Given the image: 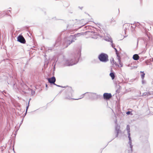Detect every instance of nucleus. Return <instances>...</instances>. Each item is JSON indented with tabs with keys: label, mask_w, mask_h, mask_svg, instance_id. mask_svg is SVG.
Masks as SVG:
<instances>
[{
	"label": "nucleus",
	"mask_w": 153,
	"mask_h": 153,
	"mask_svg": "<svg viewBox=\"0 0 153 153\" xmlns=\"http://www.w3.org/2000/svg\"><path fill=\"white\" fill-rule=\"evenodd\" d=\"M30 100H31V99L30 98V99H29V101H30Z\"/></svg>",
	"instance_id": "nucleus-40"
},
{
	"label": "nucleus",
	"mask_w": 153,
	"mask_h": 153,
	"mask_svg": "<svg viewBox=\"0 0 153 153\" xmlns=\"http://www.w3.org/2000/svg\"><path fill=\"white\" fill-rule=\"evenodd\" d=\"M136 25H141V26H143L142 25H141V24H140V23H139V22H137V23Z\"/></svg>",
	"instance_id": "nucleus-27"
},
{
	"label": "nucleus",
	"mask_w": 153,
	"mask_h": 153,
	"mask_svg": "<svg viewBox=\"0 0 153 153\" xmlns=\"http://www.w3.org/2000/svg\"><path fill=\"white\" fill-rule=\"evenodd\" d=\"M109 75L111 78L113 80L114 79L115 76V74L114 72H111L109 74Z\"/></svg>",
	"instance_id": "nucleus-16"
},
{
	"label": "nucleus",
	"mask_w": 153,
	"mask_h": 153,
	"mask_svg": "<svg viewBox=\"0 0 153 153\" xmlns=\"http://www.w3.org/2000/svg\"><path fill=\"white\" fill-rule=\"evenodd\" d=\"M56 85V86H58V85H57L56 84H55V85Z\"/></svg>",
	"instance_id": "nucleus-37"
},
{
	"label": "nucleus",
	"mask_w": 153,
	"mask_h": 153,
	"mask_svg": "<svg viewBox=\"0 0 153 153\" xmlns=\"http://www.w3.org/2000/svg\"><path fill=\"white\" fill-rule=\"evenodd\" d=\"M17 41L22 44H25L26 42L25 39L21 35H19L17 37Z\"/></svg>",
	"instance_id": "nucleus-8"
},
{
	"label": "nucleus",
	"mask_w": 153,
	"mask_h": 153,
	"mask_svg": "<svg viewBox=\"0 0 153 153\" xmlns=\"http://www.w3.org/2000/svg\"><path fill=\"white\" fill-rule=\"evenodd\" d=\"M116 55H117V59H118V62L119 63V64L120 65H121V60H120V55L118 53H116Z\"/></svg>",
	"instance_id": "nucleus-15"
},
{
	"label": "nucleus",
	"mask_w": 153,
	"mask_h": 153,
	"mask_svg": "<svg viewBox=\"0 0 153 153\" xmlns=\"http://www.w3.org/2000/svg\"><path fill=\"white\" fill-rule=\"evenodd\" d=\"M47 79L48 81V82L51 84H53V85H55V83L56 79V78L54 76L52 77L51 78H47Z\"/></svg>",
	"instance_id": "nucleus-10"
},
{
	"label": "nucleus",
	"mask_w": 153,
	"mask_h": 153,
	"mask_svg": "<svg viewBox=\"0 0 153 153\" xmlns=\"http://www.w3.org/2000/svg\"><path fill=\"white\" fill-rule=\"evenodd\" d=\"M86 23L85 22H84V23H83L82 24H83V25H82V26H84L86 24Z\"/></svg>",
	"instance_id": "nucleus-30"
},
{
	"label": "nucleus",
	"mask_w": 153,
	"mask_h": 153,
	"mask_svg": "<svg viewBox=\"0 0 153 153\" xmlns=\"http://www.w3.org/2000/svg\"><path fill=\"white\" fill-rule=\"evenodd\" d=\"M125 30V33H126V30Z\"/></svg>",
	"instance_id": "nucleus-41"
},
{
	"label": "nucleus",
	"mask_w": 153,
	"mask_h": 153,
	"mask_svg": "<svg viewBox=\"0 0 153 153\" xmlns=\"http://www.w3.org/2000/svg\"><path fill=\"white\" fill-rule=\"evenodd\" d=\"M78 53L75 54L74 56L69 57L64 56L62 63L65 66H69L76 64L78 61Z\"/></svg>",
	"instance_id": "nucleus-1"
},
{
	"label": "nucleus",
	"mask_w": 153,
	"mask_h": 153,
	"mask_svg": "<svg viewBox=\"0 0 153 153\" xmlns=\"http://www.w3.org/2000/svg\"><path fill=\"white\" fill-rule=\"evenodd\" d=\"M9 12H11V10H8L5 13L6 14L8 15V14L9 13Z\"/></svg>",
	"instance_id": "nucleus-23"
},
{
	"label": "nucleus",
	"mask_w": 153,
	"mask_h": 153,
	"mask_svg": "<svg viewBox=\"0 0 153 153\" xmlns=\"http://www.w3.org/2000/svg\"><path fill=\"white\" fill-rule=\"evenodd\" d=\"M103 98L105 100H109L112 97V95L111 93H105L103 95Z\"/></svg>",
	"instance_id": "nucleus-9"
},
{
	"label": "nucleus",
	"mask_w": 153,
	"mask_h": 153,
	"mask_svg": "<svg viewBox=\"0 0 153 153\" xmlns=\"http://www.w3.org/2000/svg\"><path fill=\"white\" fill-rule=\"evenodd\" d=\"M153 59V60H152V61H153V59Z\"/></svg>",
	"instance_id": "nucleus-42"
},
{
	"label": "nucleus",
	"mask_w": 153,
	"mask_h": 153,
	"mask_svg": "<svg viewBox=\"0 0 153 153\" xmlns=\"http://www.w3.org/2000/svg\"><path fill=\"white\" fill-rule=\"evenodd\" d=\"M108 37V38H107V37H106L105 39H105H107V40H108L109 39H111L110 38H109L108 37Z\"/></svg>",
	"instance_id": "nucleus-28"
},
{
	"label": "nucleus",
	"mask_w": 153,
	"mask_h": 153,
	"mask_svg": "<svg viewBox=\"0 0 153 153\" xmlns=\"http://www.w3.org/2000/svg\"><path fill=\"white\" fill-rule=\"evenodd\" d=\"M120 126H118V125L116 124L115 127V132L116 133L115 137H117L118 136V134L120 131Z\"/></svg>",
	"instance_id": "nucleus-11"
},
{
	"label": "nucleus",
	"mask_w": 153,
	"mask_h": 153,
	"mask_svg": "<svg viewBox=\"0 0 153 153\" xmlns=\"http://www.w3.org/2000/svg\"><path fill=\"white\" fill-rule=\"evenodd\" d=\"M82 7H81V8H80V9H82Z\"/></svg>",
	"instance_id": "nucleus-39"
},
{
	"label": "nucleus",
	"mask_w": 153,
	"mask_h": 153,
	"mask_svg": "<svg viewBox=\"0 0 153 153\" xmlns=\"http://www.w3.org/2000/svg\"><path fill=\"white\" fill-rule=\"evenodd\" d=\"M48 50H52V48H50L48 49Z\"/></svg>",
	"instance_id": "nucleus-33"
},
{
	"label": "nucleus",
	"mask_w": 153,
	"mask_h": 153,
	"mask_svg": "<svg viewBox=\"0 0 153 153\" xmlns=\"http://www.w3.org/2000/svg\"><path fill=\"white\" fill-rule=\"evenodd\" d=\"M29 102H28V104L27 106L26 107V111H25V115L27 113V110H28V107H29Z\"/></svg>",
	"instance_id": "nucleus-21"
},
{
	"label": "nucleus",
	"mask_w": 153,
	"mask_h": 153,
	"mask_svg": "<svg viewBox=\"0 0 153 153\" xmlns=\"http://www.w3.org/2000/svg\"><path fill=\"white\" fill-rule=\"evenodd\" d=\"M135 67H136L133 66V68H132L131 69H133V68H135Z\"/></svg>",
	"instance_id": "nucleus-34"
},
{
	"label": "nucleus",
	"mask_w": 153,
	"mask_h": 153,
	"mask_svg": "<svg viewBox=\"0 0 153 153\" xmlns=\"http://www.w3.org/2000/svg\"><path fill=\"white\" fill-rule=\"evenodd\" d=\"M142 83L143 84H144L145 83L144 81L143 80L142 81Z\"/></svg>",
	"instance_id": "nucleus-31"
},
{
	"label": "nucleus",
	"mask_w": 153,
	"mask_h": 153,
	"mask_svg": "<svg viewBox=\"0 0 153 153\" xmlns=\"http://www.w3.org/2000/svg\"><path fill=\"white\" fill-rule=\"evenodd\" d=\"M114 49L115 50L116 52V53H118L117 49L116 48H114Z\"/></svg>",
	"instance_id": "nucleus-25"
},
{
	"label": "nucleus",
	"mask_w": 153,
	"mask_h": 153,
	"mask_svg": "<svg viewBox=\"0 0 153 153\" xmlns=\"http://www.w3.org/2000/svg\"><path fill=\"white\" fill-rule=\"evenodd\" d=\"M45 85H46V88H47L48 86L47 84H45Z\"/></svg>",
	"instance_id": "nucleus-32"
},
{
	"label": "nucleus",
	"mask_w": 153,
	"mask_h": 153,
	"mask_svg": "<svg viewBox=\"0 0 153 153\" xmlns=\"http://www.w3.org/2000/svg\"><path fill=\"white\" fill-rule=\"evenodd\" d=\"M143 96H149L151 95H153V92L151 93L150 92H147L144 93L143 94Z\"/></svg>",
	"instance_id": "nucleus-17"
},
{
	"label": "nucleus",
	"mask_w": 153,
	"mask_h": 153,
	"mask_svg": "<svg viewBox=\"0 0 153 153\" xmlns=\"http://www.w3.org/2000/svg\"><path fill=\"white\" fill-rule=\"evenodd\" d=\"M31 92L32 95H33L35 94V91H33V90H31Z\"/></svg>",
	"instance_id": "nucleus-26"
},
{
	"label": "nucleus",
	"mask_w": 153,
	"mask_h": 153,
	"mask_svg": "<svg viewBox=\"0 0 153 153\" xmlns=\"http://www.w3.org/2000/svg\"><path fill=\"white\" fill-rule=\"evenodd\" d=\"M145 36L144 37H139L137 39V45L139 42L142 45H144L146 47L148 48L151 45V40L152 38L149 33L146 32Z\"/></svg>",
	"instance_id": "nucleus-2"
},
{
	"label": "nucleus",
	"mask_w": 153,
	"mask_h": 153,
	"mask_svg": "<svg viewBox=\"0 0 153 153\" xmlns=\"http://www.w3.org/2000/svg\"><path fill=\"white\" fill-rule=\"evenodd\" d=\"M130 65V64H129V65H128V66H129H129H131V65Z\"/></svg>",
	"instance_id": "nucleus-35"
},
{
	"label": "nucleus",
	"mask_w": 153,
	"mask_h": 153,
	"mask_svg": "<svg viewBox=\"0 0 153 153\" xmlns=\"http://www.w3.org/2000/svg\"><path fill=\"white\" fill-rule=\"evenodd\" d=\"M61 38L60 37L58 38L57 39L56 41L54 46L57 47L61 44L60 42Z\"/></svg>",
	"instance_id": "nucleus-12"
},
{
	"label": "nucleus",
	"mask_w": 153,
	"mask_h": 153,
	"mask_svg": "<svg viewBox=\"0 0 153 153\" xmlns=\"http://www.w3.org/2000/svg\"><path fill=\"white\" fill-rule=\"evenodd\" d=\"M77 34L71 35L68 37L64 38L61 42L64 48H67L72 42H74V39Z\"/></svg>",
	"instance_id": "nucleus-3"
},
{
	"label": "nucleus",
	"mask_w": 153,
	"mask_h": 153,
	"mask_svg": "<svg viewBox=\"0 0 153 153\" xmlns=\"http://www.w3.org/2000/svg\"><path fill=\"white\" fill-rule=\"evenodd\" d=\"M131 113V112L130 111H128L126 112V114L127 115H129Z\"/></svg>",
	"instance_id": "nucleus-24"
},
{
	"label": "nucleus",
	"mask_w": 153,
	"mask_h": 153,
	"mask_svg": "<svg viewBox=\"0 0 153 153\" xmlns=\"http://www.w3.org/2000/svg\"><path fill=\"white\" fill-rule=\"evenodd\" d=\"M140 57L137 54H135L133 55V59L135 60H138L139 59Z\"/></svg>",
	"instance_id": "nucleus-13"
},
{
	"label": "nucleus",
	"mask_w": 153,
	"mask_h": 153,
	"mask_svg": "<svg viewBox=\"0 0 153 153\" xmlns=\"http://www.w3.org/2000/svg\"><path fill=\"white\" fill-rule=\"evenodd\" d=\"M140 72L142 73V74L141 75V76L142 79H143L145 76V74L144 73V72L143 71H141Z\"/></svg>",
	"instance_id": "nucleus-20"
},
{
	"label": "nucleus",
	"mask_w": 153,
	"mask_h": 153,
	"mask_svg": "<svg viewBox=\"0 0 153 153\" xmlns=\"http://www.w3.org/2000/svg\"><path fill=\"white\" fill-rule=\"evenodd\" d=\"M108 55L105 53H102L100 54L98 56V58L100 61L102 62H106L109 61Z\"/></svg>",
	"instance_id": "nucleus-4"
},
{
	"label": "nucleus",
	"mask_w": 153,
	"mask_h": 153,
	"mask_svg": "<svg viewBox=\"0 0 153 153\" xmlns=\"http://www.w3.org/2000/svg\"><path fill=\"white\" fill-rule=\"evenodd\" d=\"M111 61L112 63H113V65L114 64L115 65H117L116 62L114 61V59L113 58L112 60H111Z\"/></svg>",
	"instance_id": "nucleus-22"
},
{
	"label": "nucleus",
	"mask_w": 153,
	"mask_h": 153,
	"mask_svg": "<svg viewBox=\"0 0 153 153\" xmlns=\"http://www.w3.org/2000/svg\"><path fill=\"white\" fill-rule=\"evenodd\" d=\"M88 96L91 99L94 100H97L102 97V95L97 94L95 93H88Z\"/></svg>",
	"instance_id": "nucleus-7"
},
{
	"label": "nucleus",
	"mask_w": 153,
	"mask_h": 153,
	"mask_svg": "<svg viewBox=\"0 0 153 153\" xmlns=\"http://www.w3.org/2000/svg\"><path fill=\"white\" fill-rule=\"evenodd\" d=\"M126 130L127 131V133L128 134V137L129 139V142L128 143L129 144L130 147L131 149V152H132V148L133 146L132 145V140L131 139V137H130V126L128 125H127L126 126Z\"/></svg>",
	"instance_id": "nucleus-6"
},
{
	"label": "nucleus",
	"mask_w": 153,
	"mask_h": 153,
	"mask_svg": "<svg viewBox=\"0 0 153 153\" xmlns=\"http://www.w3.org/2000/svg\"><path fill=\"white\" fill-rule=\"evenodd\" d=\"M66 94L67 96L65 98L68 99H72L71 97L74 93V91L72 88L70 87H68L66 88Z\"/></svg>",
	"instance_id": "nucleus-5"
},
{
	"label": "nucleus",
	"mask_w": 153,
	"mask_h": 153,
	"mask_svg": "<svg viewBox=\"0 0 153 153\" xmlns=\"http://www.w3.org/2000/svg\"><path fill=\"white\" fill-rule=\"evenodd\" d=\"M105 40L110 42H111V44L112 47L114 48H115V45L114 44H113V41L111 39H109L108 40H107V39H105Z\"/></svg>",
	"instance_id": "nucleus-14"
},
{
	"label": "nucleus",
	"mask_w": 153,
	"mask_h": 153,
	"mask_svg": "<svg viewBox=\"0 0 153 153\" xmlns=\"http://www.w3.org/2000/svg\"><path fill=\"white\" fill-rule=\"evenodd\" d=\"M100 36L99 34H97L95 33H94L93 34V36L92 37V38L95 39H97L98 38L97 36Z\"/></svg>",
	"instance_id": "nucleus-18"
},
{
	"label": "nucleus",
	"mask_w": 153,
	"mask_h": 153,
	"mask_svg": "<svg viewBox=\"0 0 153 153\" xmlns=\"http://www.w3.org/2000/svg\"><path fill=\"white\" fill-rule=\"evenodd\" d=\"M117 120H116L115 121V123H116V124H117Z\"/></svg>",
	"instance_id": "nucleus-36"
},
{
	"label": "nucleus",
	"mask_w": 153,
	"mask_h": 153,
	"mask_svg": "<svg viewBox=\"0 0 153 153\" xmlns=\"http://www.w3.org/2000/svg\"><path fill=\"white\" fill-rule=\"evenodd\" d=\"M57 87H62V88H65V87H62V86H61L59 85H58V86Z\"/></svg>",
	"instance_id": "nucleus-29"
},
{
	"label": "nucleus",
	"mask_w": 153,
	"mask_h": 153,
	"mask_svg": "<svg viewBox=\"0 0 153 153\" xmlns=\"http://www.w3.org/2000/svg\"><path fill=\"white\" fill-rule=\"evenodd\" d=\"M88 94V92H86L85 93V94H82V95L81 96V97L80 98H79L78 99H73L74 100H78V99H81L82 98H83L85 95L86 94Z\"/></svg>",
	"instance_id": "nucleus-19"
},
{
	"label": "nucleus",
	"mask_w": 153,
	"mask_h": 153,
	"mask_svg": "<svg viewBox=\"0 0 153 153\" xmlns=\"http://www.w3.org/2000/svg\"><path fill=\"white\" fill-rule=\"evenodd\" d=\"M8 15L9 16H11V15H10V14H9V15Z\"/></svg>",
	"instance_id": "nucleus-38"
}]
</instances>
